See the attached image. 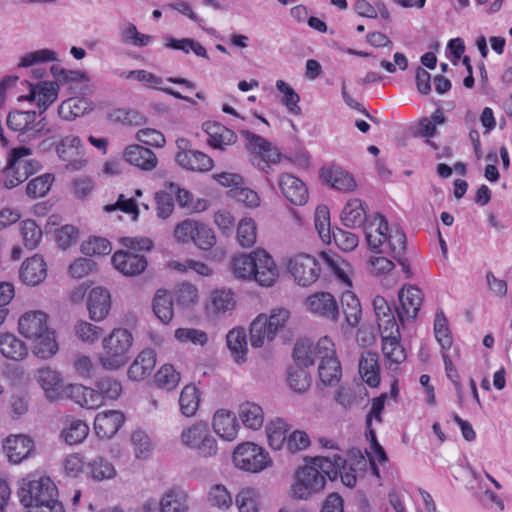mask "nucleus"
Masks as SVG:
<instances>
[{
    "mask_svg": "<svg viewBox=\"0 0 512 512\" xmlns=\"http://www.w3.org/2000/svg\"><path fill=\"white\" fill-rule=\"evenodd\" d=\"M19 332L33 343V353L48 359L58 351L55 332L47 325V315L42 311H29L23 314L18 322Z\"/></svg>",
    "mask_w": 512,
    "mask_h": 512,
    "instance_id": "nucleus-1",
    "label": "nucleus"
},
{
    "mask_svg": "<svg viewBox=\"0 0 512 512\" xmlns=\"http://www.w3.org/2000/svg\"><path fill=\"white\" fill-rule=\"evenodd\" d=\"M132 341L133 337L127 329H114L102 341L101 365L109 370H116L124 366L128 360L127 353L132 346Z\"/></svg>",
    "mask_w": 512,
    "mask_h": 512,
    "instance_id": "nucleus-2",
    "label": "nucleus"
},
{
    "mask_svg": "<svg viewBox=\"0 0 512 512\" xmlns=\"http://www.w3.org/2000/svg\"><path fill=\"white\" fill-rule=\"evenodd\" d=\"M18 497L24 507L34 510V508L49 504L53 499L58 498V490L49 477H40L23 480L18 490Z\"/></svg>",
    "mask_w": 512,
    "mask_h": 512,
    "instance_id": "nucleus-3",
    "label": "nucleus"
},
{
    "mask_svg": "<svg viewBox=\"0 0 512 512\" xmlns=\"http://www.w3.org/2000/svg\"><path fill=\"white\" fill-rule=\"evenodd\" d=\"M242 136L248 142L250 149V162L258 170L269 173L270 164L280 161L281 153L270 142L250 131H241Z\"/></svg>",
    "mask_w": 512,
    "mask_h": 512,
    "instance_id": "nucleus-4",
    "label": "nucleus"
},
{
    "mask_svg": "<svg viewBox=\"0 0 512 512\" xmlns=\"http://www.w3.org/2000/svg\"><path fill=\"white\" fill-rule=\"evenodd\" d=\"M180 440L184 446L195 449L202 457H212L218 452L216 440L204 422H197L185 428L181 432Z\"/></svg>",
    "mask_w": 512,
    "mask_h": 512,
    "instance_id": "nucleus-5",
    "label": "nucleus"
},
{
    "mask_svg": "<svg viewBox=\"0 0 512 512\" xmlns=\"http://www.w3.org/2000/svg\"><path fill=\"white\" fill-rule=\"evenodd\" d=\"M325 484L323 473L309 461L296 472V481L291 486L290 494L295 499H308L312 494L320 492Z\"/></svg>",
    "mask_w": 512,
    "mask_h": 512,
    "instance_id": "nucleus-6",
    "label": "nucleus"
},
{
    "mask_svg": "<svg viewBox=\"0 0 512 512\" xmlns=\"http://www.w3.org/2000/svg\"><path fill=\"white\" fill-rule=\"evenodd\" d=\"M233 462L237 468L252 473L260 472L271 465L268 453L251 442L237 446L233 453Z\"/></svg>",
    "mask_w": 512,
    "mask_h": 512,
    "instance_id": "nucleus-7",
    "label": "nucleus"
},
{
    "mask_svg": "<svg viewBox=\"0 0 512 512\" xmlns=\"http://www.w3.org/2000/svg\"><path fill=\"white\" fill-rule=\"evenodd\" d=\"M288 269L295 281L304 287L314 283L321 271L317 260L307 254H298L292 257L289 261Z\"/></svg>",
    "mask_w": 512,
    "mask_h": 512,
    "instance_id": "nucleus-8",
    "label": "nucleus"
},
{
    "mask_svg": "<svg viewBox=\"0 0 512 512\" xmlns=\"http://www.w3.org/2000/svg\"><path fill=\"white\" fill-rule=\"evenodd\" d=\"M58 157L66 161L65 169L70 172L81 170L86 165L82 155L81 139L75 135H68L56 145Z\"/></svg>",
    "mask_w": 512,
    "mask_h": 512,
    "instance_id": "nucleus-9",
    "label": "nucleus"
},
{
    "mask_svg": "<svg viewBox=\"0 0 512 512\" xmlns=\"http://www.w3.org/2000/svg\"><path fill=\"white\" fill-rule=\"evenodd\" d=\"M422 291L414 285H405L398 292L400 306L396 309L399 320H414L423 302Z\"/></svg>",
    "mask_w": 512,
    "mask_h": 512,
    "instance_id": "nucleus-10",
    "label": "nucleus"
},
{
    "mask_svg": "<svg viewBox=\"0 0 512 512\" xmlns=\"http://www.w3.org/2000/svg\"><path fill=\"white\" fill-rule=\"evenodd\" d=\"M30 92L28 95L20 96L19 101H36L37 107L42 114L58 98L59 85L53 81H42L37 84H29Z\"/></svg>",
    "mask_w": 512,
    "mask_h": 512,
    "instance_id": "nucleus-11",
    "label": "nucleus"
},
{
    "mask_svg": "<svg viewBox=\"0 0 512 512\" xmlns=\"http://www.w3.org/2000/svg\"><path fill=\"white\" fill-rule=\"evenodd\" d=\"M305 305L311 313L332 321H336L339 316L338 303L328 292L312 294L306 299Z\"/></svg>",
    "mask_w": 512,
    "mask_h": 512,
    "instance_id": "nucleus-12",
    "label": "nucleus"
},
{
    "mask_svg": "<svg viewBox=\"0 0 512 512\" xmlns=\"http://www.w3.org/2000/svg\"><path fill=\"white\" fill-rule=\"evenodd\" d=\"M255 269L253 271V279L261 286H272L279 272L272 257L264 250L254 251Z\"/></svg>",
    "mask_w": 512,
    "mask_h": 512,
    "instance_id": "nucleus-13",
    "label": "nucleus"
},
{
    "mask_svg": "<svg viewBox=\"0 0 512 512\" xmlns=\"http://www.w3.org/2000/svg\"><path fill=\"white\" fill-rule=\"evenodd\" d=\"M112 263L125 276H137L144 272L147 267L145 256L123 250L114 253Z\"/></svg>",
    "mask_w": 512,
    "mask_h": 512,
    "instance_id": "nucleus-14",
    "label": "nucleus"
},
{
    "mask_svg": "<svg viewBox=\"0 0 512 512\" xmlns=\"http://www.w3.org/2000/svg\"><path fill=\"white\" fill-rule=\"evenodd\" d=\"M125 417L121 411L109 410L100 412L94 420L96 435L102 439L112 438L124 424Z\"/></svg>",
    "mask_w": 512,
    "mask_h": 512,
    "instance_id": "nucleus-15",
    "label": "nucleus"
},
{
    "mask_svg": "<svg viewBox=\"0 0 512 512\" xmlns=\"http://www.w3.org/2000/svg\"><path fill=\"white\" fill-rule=\"evenodd\" d=\"M34 443L26 435H10L3 444V450L11 463L19 464L27 459L33 451Z\"/></svg>",
    "mask_w": 512,
    "mask_h": 512,
    "instance_id": "nucleus-16",
    "label": "nucleus"
},
{
    "mask_svg": "<svg viewBox=\"0 0 512 512\" xmlns=\"http://www.w3.org/2000/svg\"><path fill=\"white\" fill-rule=\"evenodd\" d=\"M36 381L43 389L48 400L63 398L64 383L61 374L49 367L41 368L36 373Z\"/></svg>",
    "mask_w": 512,
    "mask_h": 512,
    "instance_id": "nucleus-17",
    "label": "nucleus"
},
{
    "mask_svg": "<svg viewBox=\"0 0 512 512\" xmlns=\"http://www.w3.org/2000/svg\"><path fill=\"white\" fill-rule=\"evenodd\" d=\"M47 276V265L39 254L27 258L21 265L19 277L27 286L40 284Z\"/></svg>",
    "mask_w": 512,
    "mask_h": 512,
    "instance_id": "nucleus-18",
    "label": "nucleus"
},
{
    "mask_svg": "<svg viewBox=\"0 0 512 512\" xmlns=\"http://www.w3.org/2000/svg\"><path fill=\"white\" fill-rule=\"evenodd\" d=\"M320 177L323 182L344 193L353 192L357 188L353 175L339 166L323 168Z\"/></svg>",
    "mask_w": 512,
    "mask_h": 512,
    "instance_id": "nucleus-19",
    "label": "nucleus"
},
{
    "mask_svg": "<svg viewBox=\"0 0 512 512\" xmlns=\"http://www.w3.org/2000/svg\"><path fill=\"white\" fill-rule=\"evenodd\" d=\"M279 187L285 198L295 205H304L308 200L306 185L292 174H282L279 177Z\"/></svg>",
    "mask_w": 512,
    "mask_h": 512,
    "instance_id": "nucleus-20",
    "label": "nucleus"
},
{
    "mask_svg": "<svg viewBox=\"0 0 512 512\" xmlns=\"http://www.w3.org/2000/svg\"><path fill=\"white\" fill-rule=\"evenodd\" d=\"M124 159L129 164L144 171H151L158 164V159L154 152L137 144L130 145L125 149Z\"/></svg>",
    "mask_w": 512,
    "mask_h": 512,
    "instance_id": "nucleus-21",
    "label": "nucleus"
},
{
    "mask_svg": "<svg viewBox=\"0 0 512 512\" xmlns=\"http://www.w3.org/2000/svg\"><path fill=\"white\" fill-rule=\"evenodd\" d=\"M111 306L109 292L101 287L93 288L88 296L87 308L89 316L94 321H101L106 318Z\"/></svg>",
    "mask_w": 512,
    "mask_h": 512,
    "instance_id": "nucleus-22",
    "label": "nucleus"
},
{
    "mask_svg": "<svg viewBox=\"0 0 512 512\" xmlns=\"http://www.w3.org/2000/svg\"><path fill=\"white\" fill-rule=\"evenodd\" d=\"M203 130L208 135V144L219 150H224L226 146L232 145L236 142V134L217 122H205Z\"/></svg>",
    "mask_w": 512,
    "mask_h": 512,
    "instance_id": "nucleus-23",
    "label": "nucleus"
},
{
    "mask_svg": "<svg viewBox=\"0 0 512 512\" xmlns=\"http://www.w3.org/2000/svg\"><path fill=\"white\" fill-rule=\"evenodd\" d=\"M213 429L216 434L227 441L236 439L239 423L234 413L227 410H218L213 417Z\"/></svg>",
    "mask_w": 512,
    "mask_h": 512,
    "instance_id": "nucleus-24",
    "label": "nucleus"
},
{
    "mask_svg": "<svg viewBox=\"0 0 512 512\" xmlns=\"http://www.w3.org/2000/svg\"><path fill=\"white\" fill-rule=\"evenodd\" d=\"M226 343L232 359L239 365L246 363L248 342L245 329L236 327L230 330L226 335Z\"/></svg>",
    "mask_w": 512,
    "mask_h": 512,
    "instance_id": "nucleus-25",
    "label": "nucleus"
},
{
    "mask_svg": "<svg viewBox=\"0 0 512 512\" xmlns=\"http://www.w3.org/2000/svg\"><path fill=\"white\" fill-rule=\"evenodd\" d=\"M175 158L181 167L190 171L207 172L214 166V162L209 155L194 149L192 151L177 152Z\"/></svg>",
    "mask_w": 512,
    "mask_h": 512,
    "instance_id": "nucleus-26",
    "label": "nucleus"
},
{
    "mask_svg": "<svg viewBox=\"0 0 512 512\" xmlns=\"http://www.w3.org/2000/svg\"><path fill=\"white\" fill-rule=\"evenodd\" d=\"M156 365V353L152 349L143 350L128 369V377L140 381L148 377Z\"/></svg>",
    "mask_w": 512,
    "mask_h": 512,
    "instance_id": "nucleus-27",
    "label": "nucleus"
},
{
    "mask_svg": "<svg viewBox=\"0 0 512 512\" xmlns=\"http://www.w3.org/2000/svg\"><path fill=\"white\" fill-rule=\"evenodd\" d=\"M359 373L363 381L370 387H377L380 383V366L378 355L374 352H365L359 361Z\"/></svg>",
    "mask_w": 512,
    "mask_h": 512,
    "instance_id": "nucleus-28",
    "label": "nucleus"
},
{
    "mask_svg": "<svg viewBox=\"0 0 512 512\" xmlns=\"http://www.w3.org/2000/svg\"><path fill=\"white\" fill-rule=\"evenodd\" d=\"M0 353L7 359L21 361L27 356L25 343L12 333L0 335Z\"/></svg>",
    "mask_w": 512,
    "mask_h": 512,
    "instance_id": "nucleus-29",
    "label": "nucleus"
},
{
    "mask_svg": "<svg viewBox=\"0 0 512 512\" xmlns=\"http://www.w3.org/2000/svg\"><path fill=\"white\" fill-rule=\"evenodd\" d=\"M341 220L346 227H360L366 220L365 204L358 198L350 199L341 213Z\"/></svg>",
    "mask_w": 512,
    "mask_h": 512,
    "instance_id": "nucleus-30",
    "label": "nucleus"
},
{
    "mask_svg": "<svg viewBox=\"0 0 512 512\" xmlns=\"http://www.w3.org/2000/svg\"><path fill=\"white\" fill-rule=\"evenodd\" d=\"M187 494L180 488L168 490L161 498L159 512H187Z\"/></svg>",
    "mask_w": 512,
    "mask_h": 512,
    "instance_id": "nucleus-31",
    "label": "nucleus"
},
{
    "mask_svg": "<svg viewBox=\"0 0 512 512\" xmlns=\"http://www.w3.org/2000/svg\"><path fill=\"white\" fill-rule=\"evenodd\" d=\"M155 316L164 324H168L174 315L173 297L168 290L158 289L155 293L153 304Z\"/></svg>",
    "mask_w": 512,
    "mask_h": 512,
    "instance_id": "nucleus-32",
    "label": "nucleus"
},
{
    "mask_svg": "<svg viewBox=\"0 0 512 512\" xmlns=\"http://www.w3.org/2000/svg\"><path fill=\"white\" fill-rule=\"evenodd\" d=\"M310 462L323 473L324 477L335 480L338 477L341 467L345 466V459L339 454L332 456H316Z\"/></svg>",
    "mask_w": 512,
    "mask_h": 512,
    "instance_id": "nucleus-33",
    "label": "nucleus"
},
{
    "mask_svg": "<svg viewBox=\"0 0 512 512\" xmlns=\"http://www.w3.org/2000/svg\"><path fill=\"white\" fill-rule=\"evenodd\" d=\"M275 334L266 323V314L258 315L250 325V342L252 347L260 348L266 341H272Z\"/></svg>",
    "mask_w": 512,
    "mask_h": 512,
    "instance_id": "nucleus-34",
    "label": "nucleus"
},
{
    "mask_svg": "<svg viewBox=\"0 0 512 512\" xmlns=\"http://www.w3.org/2000/svg\"><path fill=\"white\" fill-rule=\"evenodd\" d=\"M91 110L90 102L85 98L73 97L63 101L58 107V115L64 120H73Z\"/></svg>",
    "mask_w": 512,
    "mask_h": 512,
    "instance_id": "nucleus-35",
    "label": "nucleus"
},
{
    "mask_svg": "<svg viewBox=\"0 0 512 512\" xmlns=\"http://www.w3.org/2000/svg\"><path fill=\"white\" fill-rule=\"evenodd\" d=\"M239 417L244 426L252 430L260 429L264 423L262 408L252 402H245L239 406Z\"/></svg>",
    "mask_w": 512,
    "mask_h": 512,
    "instance_id": "nucleus-36",
    "label": "nucleus"
},
{
    "mask_svg": "<svg viewBox=\"0 0 512 512\" xmlns=\"http://www.w3.org/2000/svg\"><path fill=\"white\" fill-rule=\"evenodd\" d=\"M341 303L347 324L352 328L356 327L362 315L359 299L353 292L346 291L342 294Z\"/></svg>",
    "mask_w": 512,
    "mask_h": 512,
    "instance_id": "nucleus-37",
    "label": "nucleus"
},
{
    "mask_svg": "<svg viewBox=\"0 0 512 512\" xmlns=\"http://www.w3.org/2000/svg\"><path fill=\"white\" fill-rule=\"evenodd\" d=\"M235 305V295L230 289H219L211 293L209 309L214 314L219 315L231 311Z\"/></svg>",
    "mask_w": 512,
    "mask_h": 512,
    "instance_id": "nucleus-38",
    "label": "nucleus"
},
{
    "mask_svg": "<svg viewBox=\"0 0 512 512\" xmlns=\"http://www.w3.org/2000/svg\"><path fill=\"white\" fill-rule=\"evenodd\" d=\"M36 121L35 111H14L10 112L7 117L6 124L9 129L23 133H32Z\"/></svg>",
    "mask_w": 512,
    "mask_h": 512,
    "instance_id": "nucleus-39",
    "label": "nucleus"
},
{
    "mask_svg": "<svg viewBox=\"0 0 512 512\" xmlns=\"http://www.w3.org/2000/svg\"><path fill=\"white\" fill-rule=\"evenodd\" d=\"M289 426L282 418H276L267 424L266 433L269 445L274 450H279L287 440Z\"/></svg>",
    "mask_w": 512,
    "mask_h": 512,
    "instance_id": "nucleus-40",
    "label": "nucleus"
},
{
    "mask_svg": "<svg viewBox=\"0 0 512 512\" xmlns=\"http://www.w3.org/2000/svg\"><path fill=\"white\" fill-rule=\"evenodd\" d=\"M199 391L193 385H186L179 397V406L181 414L185 417H192L199 408Z\"/></svg>",
    "mask_w": 512,
    "mask_h": 512,
    "instance_id": "nucleus-41",
    "label": "nucleus"
},
{
    "mask_svg": "<svg viewBox=\"0 0 512 512\" xmlns=\"http://www.w3.org/2000/svg\"><path fill=\"white\" fill-rule=\"evenodd\" d=\"M382 352L389 367L405 361L406 352L400 343V337H391L382 340Z\"/></svg>",
    "mask_w": 512,
    "mask_h": 512,
    "instance_id": "nucleus-42",
    "label": "nucleus"
},
{
    "mask_svg": "<svg viewBox=\"0 0 512 512\" xmlns=\"http://www.w3.org/2000/svg\"><path fill=\"white\" fill-rule=\"evenodd\" d=\"M180 381V373L170 364L163 365L154 375V382L160 389L174 390Z\"/></svg>",
    "mask_w": 512,
    "mask_h": 512,
    "instance_id": "nucleus-43",
    "label": "nucleus"
},
{
    "mask_svg": "<svg viewBox=\"0 0 512 512\" xmlns=\"http://www.w3.org/2000/svg\"><path fill=\"white\" fill-rule=\"evenodd\" d=\"M89 427L88 425L79 419H73L62 431V437L65 442L69 445H75L81 443L88 435Z\"/></svg>",
    "mask_w": 512,
    "mask_h": 512,
    "instance_id": "nucleus-44",
    "label": "nucleus"
},
{
    "mask_svg": "<svg viewBox=\"0 0 512 512\" xmlns=\"http://www.w3.org/2000/svg\"><path fill=\"white\" fill-rule=\"evenodd\" d=\"M319 378L324 385H336L341 378V365L337 357L330 358L327 362L319 364Z\"/></svg>",
    "mask_w": 512,
    "mask_h": 512,
    "instance_id": "nucleus-45",
    "label": "nucleus"
},
{
    "mask_svg": "<svg viewBox=\"0 0 512 512\" xmlns=\"http://www.w3.org/2000/svg\"><path fill=\"white\" fill-rule=\"evenodd\" d=\"M54 179L53 174L45 173L30 180L26 186V194L33 199L44 197L49 192Z\"/></svg>",
    "mask_w": 512,
    "mask_h": 512,
    "instance_id": "nucleus-46",
    "label": "nucleus"
},
{
    "mask_svg": "<svg viewBox=\"0 0 512 512\" xmlns=\"http://www.w3.org/2000/svg\"><path fill=\"white\" fill-rule=\"evenodd\" d=\"M20 233L23 244L27 249H35L41 238L42 231L34 220L27 219L20 223Z\"/></svg>",
    "mask_w": 512,
    "mask_h": 512,
    "instance_id": "nucleus-47",
    "label": "nucleus"
},
{
    "mask_svg": "<svg viewBox=\"0 0 512 512\" xmlns=\"http://www.w3.org/2000/svg\"><path fill=\"white\" fill-rule=\"evenodd\" d=\"M315 228L325 243H330L332 234L330 228V212L324 205H319L314 215Z\"/></svg>",
    "mask_w": 512,
    "mask_h": 512,
    "instance_id": "nucleus-48",
    "label": "nucleus"
},
{
    "mask_svg": "<svg viewBox=\"0 0 512 512\" xmlns=\"http://www.w3.org/2000/svg\"><path fill=\"white\" fill-rule=\"evenodd\" d=\"M152 39V36L140 33L137 27L132 23H127L121 28V40L125 44L135 47H144L147 46Z\"/></svg>",
    "mask_w": 512,
    "mask_h": 512,
    "instance_id": "nucleus-49",
    "label": "nucleus"
},
{
    "mask_svg": "<svg viewBox=\"0 0 512 512\" xmlns=\"http://www.w3.org/2000/svg\"><path fill=\"white\" fill-rule=\"evenodd\" d=\"M255 258L254 252L246 255L241 254L233 258L232 269L234 274L238 278L246 279L253 277V271L255 269Z\"/></svg>",
    "mask_w": 512,
    "mask_h": 512,
    "instance_id": "nucleus-50",
    "label": "nucleus"
},
{
    "mask_svg": "<svg viewBox=\"0 0 512 512\" xmlns=\"http://www.w3.org/2000/svg\"><path fill=\"white\" fill-rule=\"evenodd\" d=\"M434 333L437 342L442 349L447 350L452 346L453 339L448 328L447 319L443 311L437 312L434 320Z\"/></svg>",
    "mask_w": 512,
    "mask_h": 512,
    "instance_id": "nucleus-51",
    "label": "nucleus"
},
{
    "mask_svg": "<svg viewBox=\"0 0 512 512\" xmlns=\"http://www.w3.org/2000/svg\"><path fill=\"white\" fill-rule=\"evenodd\" d=\"M57 60V54L50 49H40L29 52L20 58L18 63L19 68H27L39 63L53 62Z\"/></svg>",
    "mask_w": 512,
    "mask_h": 512,
    "instance_id": "nucleus-52",
    "label": "nucleus"
},
{
    "mask_svg": "<svg viewBox=\"0 0 512 512\" xmlns=\"http://www.w3.org/2000/svg\"><path fill=\"white\" fill-rule=\"evenodd\" d=\"M236 505L240 512H258V491L254 488L242 489L236 496Z\"/></svg>",
    "mask_w": 512,
    "mask_h": 512,
    "instance_id": "nucleus-53",
    "label": "nucleus"
},
{
    "mask_svg": "<svg viewBox=\"0 0 512 512\" xmlns=\"http://www.w3.org/2000/svg\"><path fill=\"white\" fill-rule=\"evenodd\" d=\"M256 224L251 218H244L239 222L237 238L242 247H252L256 242Z\"/></svg>",
    "mask_w": 512,
    "mask_h": 512,
    "instance_id": "nucleus-54",
    "label": "nucleus"
},
{
    "mask_svg": "<svg viewBox=\"0 0 512 512\" xmlns=\"http://www.w3.org/2000/svg\"><path fill=\"white\" fill-rule=\"evenodd\" d=\"M131 444L136 458L147 459L150 456L152 444L149 436L144 431H134L131 435Z\"/></svg>",
    "mask_w": 512,
    "mask_h": 512,
    "instance_id": "nucleus-55",
    "label": "nucleus"
},
{
    "mask_svg": "<svg viewBox=\"0 0 512 512\" xmlns=\"http://www.w3.org/2000/svg\"><path fill=\"white\" fill-rule=\"evenodd\" d=\"M74 332L82 342L92 344L100 338L103 330L99 326L79 320L74 326Z\"/></svg>",
    "mask_w": 512,
    "mask_h": 512,
    "instance_id": "nucleus-56",
    "label": "nucleus"
},
{
    "mask_svg": "<svg viewBox=\"0 0 512 512\" xmlns=\"http://www.w3.org/2000/svg\"><path fill=\"white\" fill-rule=\"evenodd\" d=\"M95 386L97 388L98 393H101L102 395V404H104L105 399H117L122 392L121 383L118 380L110 377H104L99 379L95 383Z\"/></svg>",
    "mask_w": 512,
    "mask_h": 512,
    "instance_id": "nucleus-57",
    "label": "nucleus"
},
{
    "mask_svg": "<svg viewBox=\"0 0 512 512\" xmlns=\"http://www.w3.org/2000/svg\"><path fill=\"white\" fill-rule=\"evenodd\" d=\"M199 221L185 219L175 226L173 236L174 239L183 244L193 242L195 233L197 232Z\"/></svg>",
    "mask_w": 512,
    "mask_h": 512,
    "instance_id": "nucleus-58",
    "label": "nucleus"
},
{
    "mask_svg": "<svg viewBox=\"0 0 512 512\" xmlns=\"http://www.w3.org/2000/svg\"><path fill=\"white\" fill-rule=\"evenodd\" d=\"M81 252L86 256H101L111 252L110 242L104 238H89L81 244Z\"/></svg>",
    "mask_w": 512,
    "mask_h": 512,
    "instance_id": "nucleus-59",
    "label": "nucleus"
},
{
    "mask_svg": "<svg viewBox=\"0 0 512 512\" xmlns=\"http://www.w3.org/2000/svg\"><path fill=\"white\" fill-rule=\"evenodd\" d=\"M180 343H192L204 346L208 341L207 333L195 328H178L174 333Z\"/></svg>",
    "mask_w": 512,
    "mask_h": 512,
    "instance_id": "nucleus-60",
    "label": "nucleus"
},
{
    "mask_svg": "<svg viewBox=\"0 0 512 512\" xmlns=\"http://www.w3.org/2000/svg\"><path fill=\"white\" fill-rule=\"evenodd\" d=\"M91 474L96 480L112 479L116 475L114 466L102 457H97L89 463Z\"/></svg>",
    "mask_w": 512,
    "mask_h": 512,
    "instance_id": "nucleus-61",
    "label": "nucleus"
},
{
    "mask_svg": "<svg viewBox=\"0 0 512 512\" xmlns=\"http://www.w3.org/2000/svg\"><path fill=\"white\" fill-rule=\"evenodd\" d=\"M193 243L201 250H210L216 244V236L211 227L199 222Z\"/></svg>",
    "mask_w": 512,
    "mask_h": 512,
    "instance_id": "nucleus-62",
    "label": "nucleus"
},
{
    "mask_svg": "<svg viewBox=\"0 0 512 512\" xmlns=\"http://www.w3.org/2000/svg\"><path fill=\"white\" fill-rule=\"evenodd\" d=\"M293 358L298 367H308L315 363L312 343L308 341L297 342L293 350Z\"/></svg>",
    "mask_w": 512,
    "mask_h": 512,
    "instance_id": "nucleus-63",
    "label": "nucleus"
},
{
    "mask_svg": "<svg viewBox=\"0 0 512 512\" xmlns=\"http://www.w3.org/2000/svg\"><path fill=\"white\" fill-rule=\"evenodd\" d=\"M288 383L291 389L298 393H304L310 387V377L301 367L291 368L288 372Z\"/></svg>",
    "mask_w": 512,
    "mask_h": 512,
    "instance_id": "nucleus-64",
    "label": "nucleus"
}]
</instances>
